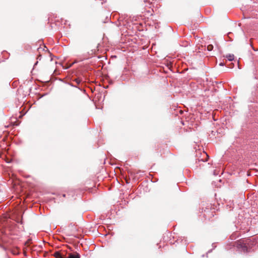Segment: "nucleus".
<instances>
[{"mask_svg":"<svg viewBox=\"0 0 258 258\" xmlns=\"http://www.w3.org/2000/svg\"><path fill=\"white\" fill-rule=\"evenodd\" d=\"M204 154L206 155V156H208V155L206 154V153H204Z\"/></svg>","mask_w":258,"mask_h":258,"instance_id":"6","label":"nucleus"},{"mask_svg":"<svg viewBox=\"0 0 258 258\" xmlns=\"http://www.w3.org/2000/svg\"><path fill=\"white\" fill-rule=\"evenodd\" d=\"M226 57V58H228V59L229 61H232L234 58V56L233 54H228V55H227Z\"/></svg>","mask_w":258,"mask_h":258,"instance_id":"2","label":"nucleus"},{"mask_svg":"<svg viewBox=\"0 0 258 258\" xmlns=\"http://www.w3.org/2000/svg\"><path fill=\"white\" fill-rule=\"evenodd\" d=\"M213 46L212 45L210 44V45H208L207 46V50H208V51H210L212 50H213Z\"/></svg>","mask_w":258,"mask_h":258,"instance_id":"3","label":"nucleus"},{"mask_svg":"<svg viewBox=\"0 0 258 258\" xmlns=\"http://www.w3.org/2000/svg\"><path fill=\"white\" fill-rule=\"evenodd\" d=\"M220 66H224V63H220Z\"/></svg>","mask_w":258,"mask_h":258,"instance_id":"5","label":"nucleus"},{"mask_svg":"<svg viewBox=\"0 0 258 258\" xmlns=\"http://www.w3.org/2000/svg\"><path fill=\"white\" fill-rule=\"evenodd\" d=\"M68 258H80V254L78 253H70Z\"/></svg>","mask_w":258,"mask_h":258,"instance_id":"1","label":"nucleus"},{"mask_svg":"<svg viewBox=\"0 0 258 258\" xmlns=\"http://www.w3.org/2000/svg\"><path fill=\"white\" fill-rule=\"evenodd\" d=\"M55 257L56 258H63L59 253H56L55 254Z\"/></svg>","mask_w":258,"mask_h":258,"instance_id":"4","label":"nucleus"}]
</instances>
